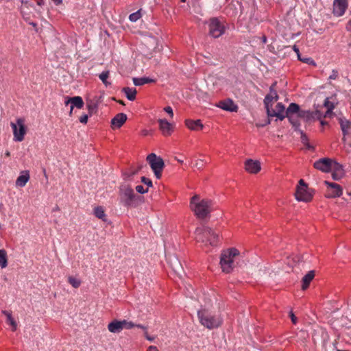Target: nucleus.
<instances>
[{
    "label": "nucleus",
    "instance_id": "obj_1",
    "mask_svg": "<svg viewBox=\"0 0 351 351\" xmlns=\"http://www.w3.org/2000/svg\"><path fill=\"white\" fill-rule=\"evenodd\" d=\"M120 202L128 207H136L143 197L135 194L133 189L127 184H122L119 188Z\"/></svg>",
    "mask_w": 351,
    "mask_h": 351
},
{
    "label": "nucleus",
    "instance_id": "obj_2",
    "mask_svg": "<svg viewBox=\"0 0 351 351\" xmlns=\"http://www.w3.org/2000/svg\"><path fill=\"white\" fill-rule=\"evenodd\" d=\"M195 239L198 242L216 245L219 241V234L208 226L198 227L195 231Z\"/></svg>",
    "mask_w": 351,
    "mask_h": 351
},
{
    "label": "nucleus",
    "instance_id": "obj_3",
    "mask_svg": "<svg viewBox=\"0 0 351 351\" xmlns=\"http://www.w3.org/2000/svg\"><path fill=\"white\" fill-rule=\"evenodd\" d=\"M239 255V251L234 248L223 250L220 256V265L222 271L226 274L232 272L234 267V260Z\"/></svg>",
    "mask_w": 351,
    "mask_h": 351
},
{
    "label": "nucleus",
    "instance_id": "obj_4",
    "mask_svg": "<svg viewBox=\"0 0 351 351\" xmlns=\"http://www.w3.org/2000/svg\"><path fill=\"white\" fill-rule=\"evenodd\" d=\"M200 323L208 329L219 327L221 324V319L214 315H212L206 310H201L197 313Z\"/></svg>",
    "mask_w": 351,
    "mask_h": 351
},
{
    "label": "nucleus",
    "instance_id": "obj_5",
    "mask_svg": "<svg viewBox=\"0 0 351 351\" xmlns=\"http://www.w3.org/2000/svg\"><path fill=\"white\" fill-rule=\"evenodd\" d=\"M146 160L156 178L160 179L162 176V171L165 167V162L163 159L160 156H157L155 154L152 153L147 156Z\"/></svg>",
    "mask_w": 351,
    "mask_h": 351
},
{
    "label": "nucleus",
    "instance_id": "obj_6",
    "mask_svg": "<svg viewBox=\"0 0 351 351\" xmlns=\"http://www.w3.org/2000/svg\"><path fill=\"white\" fill-rule=\"evenodd\" d=\"M211 205L212 202L210 200L204 199L195 204V206H192L191 209L198 218L204 219L209 215Z\"/></svg>",
    "mask_w": 351,
    "mask_h": 351
},
{
    "label": "nucleus",
    "instance_id": "obj_7",
    "mask_svg": "<svg viewBox=\"0 0 351 351\" xmlns=\"http://www.w3.org/2000/svg\"><path fill=\"white\" fill-rule=\"evenodd\" d=\"M208 26L209 34L215 38H219L225 32L224 25L217 18L210 19Z\"/></svg>",
    "mask_w": 351,
    "mask_h": 351
},
{
    "label": "nucleus",
    "instance_id": "obj_8",
    "mask_svg": "<svg viewBox=\"0 0 351 351\" xmlns=\"http://www.w3.org/2000/svg\"><path fill=\"white\" fill-rule=\"evenodd\" d=\"M11 127L13 130L14 138L16 141H22L25 134V126L24 120L18 119L16 123H11Z\"/></svg>",
    "mask_w": 351,
    "mask_h": 351
},
{
    "label": "nucleus",
    "instance_id": "obj_9",
    "mask_svg": "<svg viewBox=\"0 0 351 351\" xmlns=\"http://www.w3.org/2000/svg\"><path fill=\"white\" fill-rule=\"evenodd\" d=\"M267 114L269 117H276L280 120L285 118V107L282 103H278L276 109H273L272 106L266 108Z\"/></svg>",
    "mask_w": 351,
    "mask_h": 351
},
{
    "label": "nucleus",
    "instance_id": "obj_10",
    "mask_svg": "<svg viewBox=\"0 0 351 351\" xmlns=\"http://www.w3.org/2000/svg\"><path fill=\"white\" fill-rule=\"evenodd\" d=\"M295 197L299 202H308L311 201L313 195L309 191L308 187L297 186Z\"/></svg>",
    "mask_w": 351,
    "mask_h": 351
},
{
    "label": "nucleus",
    "instance_id": "obj_11",
    "mask_svg": "<svg viewBox=\"0 0 351 351\" xmlns=\"http://www.w3.org/2000/svg\"><path fill=\"white\" fill-rule=\"evenodd\" d=\"M338 121L343 133L342 141L346 143V137H351V121L345 117H339Z\"/></svg>",
    "mask_w": 351,
    "mask_h": 351
},
{
    "label": "nucleus",
    "instance_id": "obj_12",
    "mask_svg": "<svg viewBox=\"0 0 351 351\" xmlns=\"http://www.w3.org/2000/svg\"><path fill=\"white\" fill-rule=\"evenodd\" d=\"M333 162L330 158H323L315 162L313 166L315 169L323 172H329L331 171V165Z\"/></svg>",
    "mask_w": 351,
    "mask_h": 351
},
{
    "label": "nucleus",
    "instance_id": "obj_13",
    "mask_svg": "<svg viewBox=\"0 0 351 351\" xmlns=\"http://www.w3.org/2000/svg\"><path fill=\"white\" fill-rule=\"evenodd\" d=\"M348 5V0H335L333 2V14L337 16L343 15Z\"/></svg>",
    "mask_w": 351,
    "mask_h": 351
},
{
    "label": "nucleus",
    "instance_id": "obj_14",
    "mask_svg": "<svg viewBox=\"0 0 351 351\" xmlns=\"http://www.w3.org/2000/svg\"><path fill=\"white\" fill-rule=\"evenodd\" d=\"M169 264L172 270L180 278H182L185 275L182 265L176 256H173L170 258Z\"/></svg>",
    "mask_w": 351,
    "mask_h": 351
},
{
    "label": "nucleus",
    "instance_id": "obj_15",
    "mask_svg": "<svg viewBox=\"0 0 351 351\" xmlns=\"http://www.w3.org/2000/svg\"><path fill=\"white\" fill-rule=\"evenodd\" d=\"M325 184L331 188V193L328 192L326 197L328 198H335L340 197L342 194V188L338 184L330 182L328 181L324 182Z\"/></svg>",
    "mask_w": 351,
    "mask_h": 351
},
{
    "label": "nucleus",
    "instance_id": "obj_16",
    "mask_svg": "<svg viewBox=\"0 0 351 351\" xmlns=\"http://www.w3.org/2000/svg\"><path fill=\"white\" fill-rule=\"evenodd\" d=\"M245 169L250 173H257L261 169V162L258 160L247 159L245 162Z\"/></svg>",
    "mask_w": 351,
    "mask_h": 351
},
{
    "label": "nucleus",
    "instance_id": "obj_17",
    "mask_svg": "<svg viewBox=\"0 0 351 351\" xmlns=\"http://www.w3.org/2000/svg\"><path fill=\"white\" fill-rule=\"evenodd\" d=\"M332 178L335 180H339L341 179L345 173L343 166L336 161H333L331 165Z\"/></svg>",
    "mask_w": 351,
    "mask_h": 351
},
{
    "label": "nucleus",
    "instance_id": "obj_18",
    "mask_svg": "<svg viewBox=\"0 0 351 351\" xmlns=\"http://www.w3.org/2000/svg\"><path fill=\"white\" fill-rule=\"evenodd\" d=\"M217 106L228 112H237L238 106L231 99H226L219 101Z\"/></svg>",
    "mask_w": 351,
    "mask_h": 351
},
{
    "label": "nucleus",
    "instance_id": "obj_19",
    "mask_svg": "<svg viewBox=\"0 0 351 351\" xmlns=\"http://www.w3.org/2000/svg\"><path fill=\"white\" fill-rule=\"evenodd\" d=\"M159 128L164 136H169L173 131L172 125L165 119L158 120Z\"/></svg>",
    "mask_w": 351,
    "mask_h": 351
},
{
    "label": "nucleus",
    "instance_id": "obj_20",
    "mask_svg": "<svg viewBox=\"0 0 351 351\" xmlns=\"http://www.w3.org/2000/svg\"><path fill=\"white\" fill-rule=\"evenodd\" d=\"M127 115L124 113H119L117 114L112 120H111V127L112 129L119 128H121L124 123L127 121Z\"/></svg>",
    "mask_w": 351,
    "mask_h": 351
},
{
    "label": "nucleus",
    "instance_id": "obj_21",
    "mask_svg": "<svg viewBox=\"0 0 351 351\" xmlns=\"http://www.w3.org/2000/svg\"><path fill=\"white\" fill-rule=\"evenodd\" d=\"M298 117L304 119L306 121H310L316 117L317 119H320L322 114L319 110H316L315 112H311L309 110H299L297 115Z\"/></svg>",
    "mask_w": 351,
    "mask_h": 351
},
{
    "label": "nucleus",
    "instance_id": "obj_22",
    "mask_svg": "<svg viewBox=\"0 0 351 351\" xmlns=\"http://www.w3.org/2000/svg\"><path fill=\"white\" fill-rule=\"evenodd\" d=\"M122 324V321L114 319L108 324V329L111 332L119 333L123 329Z\"/></svg>",
    "mask_w": 351,
    "mask_h": 351
},
{
    "label": "nucleus",
    "instance_id": "obj_23",
    "mask_svg": "<svg viewBox=\"0 0 351 351\" xmlns=\"http://www.w3.org/2000/svg\"><path fill=\"white\" fill-rule=\"evenodd\" d=\"M185 124L187 126V128L191 130H202L204 128V125L202 123V121L199 119H197V120L186 119L185 121Z\"/></svg>",
    "mask_w": 351,
    "mask_h": 351
},
{
    "label": "nucleus",
    "instance_id": "obj_24",
    "mask_svg": "<svg viewBox=\"0 0 351 351\" xmlns=\"http://www.w3.org/2000/svg\"><path fill=\"white\" fill-rule=\"evenodd\" d=\"M315 277V271H309L302 279V289L306 290Z\"/></svg>",
    "mask_w": 351,
    "mask_h": 351
},
{
    "label": "nucleus",
    "instance_id": "obj_25",
    "mask_svg": "<svg viewBox=\"0 0 351 351\" xmlns=\"http://www.w3.org/2000/svg\"><path fill=\"white\" fill-rule=\"evenodd\" d=\"M29 180V172L25 171L22 173L21 175H20L16 180V186L19 187H23L28 180Z\"/></svg>",
    "mask_w": 351,
    "mask_h": 351
},
{
    "label": "nucleus",
    "instance_id": "obj_26",
    "mask_svg": "<svg viewBox=\"0 0 351 351\" xmlns=\"http://www.w3.org/2000/svg\"><path fill=\"white\" fill-rule=\"evenodd\" d=\"M276 93V90L273 88H269V93L267 94L264 99V105L265 109L269 106H272L273 97Z\"/></svg>",
    "mask_w": 351,
    "mask_h": 351
},
{
    "label": "nucleus",
    "instance_id": "obj_27",
    "mask_svg": "<svg viewBox=\"0 0 351 351\" xmlns=\"http://www.w3.org/2000/svg\"><path fill=\"white\" fill-rule=\"evenodd\" d=\"M2 313L6 317V322L12 327V330L15 331L17 328V324L12 315V313L5 310L2 311Z\"/></svg>",
    "mask_w": 351,
    "mask_h": 351
},
{
    "label": "nucleus",
    "instance_id": "obj_28",
    "mask_svg": "<svg viewBox=\"0 0 351 351\" xmlns=\"http://www.w3.org/2000/svg\"><path fill=\"white\" fill-rule=\"evenodd\" d=\"M122 91L125 93L128 100L134 101L136 99V95L137 93L136 88L124 87Z\"/></svg>",
    "mask_w": 351,
    "mask_h": 351
},
{
    "label": "nucleus",
    "instance_id": "obj_29",
    "mask_svg": "<svg viewBox=\"0 0 351 351\" xmlns=\"http://www.w3.org/2000/svg\"><path fill=\"white\" fill-rule=\"evenodd\" d=\"M300 106L295 103H291L285 111V117L298 114Z\"/></svg>",
    "mask_w": 351,
    "mask_h": 351
},
{
    "label": "nucleus",
    "instance_id": "obj_30",
    "mask_svg": "<svg viewBox=\"0 0 351 351\" xmlns=\"http://www.w3.org/2000/svg\"><path fill=\"white\" fill-rule=\"evenodd\" d=\"M132 81L135 86H142L145 84L152 83L155 82L154 79L147 77H143L140 78L134 77L132 79Z\"/></svg>",
    "mask_w": 351,
    "mask_h": 351
},
{
    "label": "nucleus",
    "instance_id": "obj_31",
    "mask_svg": "<svg viewBox=\"0 0 351 351\" xmlns=\"http://www.w3.org/2000/svg\"><path fill=\"white\" fill-rule=\"evenodd\" d=\"M71 104L73 106L76 107L78 109H81L84 106V101L82 98L80 96H75L71 97Z\"/></svg>",
    "mask_w": 351,
    "mask_h": 351
},
{
    "label": "nucleus",
    "instance_id": "obj_32",
    "mask_svg": "<svg viewBox=\"0 0 351 351\" xmlns=\"http://www.w3.org/2000/svg\"><path fill=\"white\" fill-rule=\"evenodd\" d=\"M300 134V141L302 143H303L308 149H313L314 147L309 144L308 138L305 133L303 132L301 130H297Z\"/></svg>",
    "mask_w": 351,
    "mask_h": 351
},
{
    "label": "nucleus",
    "instance_id": "obj_33",
    "mask_svg": "<svg viewBox=\"0 0 351 351\" xmlns=\"http://www.w3.org/2000/svg\"><path fill=\"white\" fill-rule=\"evenodd\" d=\"M8 265V256L7 252L2 249L0 250V267L1 268H5Z\"/></svg>",
    "mask_w": 351,
    "mask_h": 351
},
{
    "label": "nucleus",
    "instance_id": "obj_34",
    "mask_svg": "<svg viewBox=\"0 0 351 351\" xmlns=\"http://www.w3.org/2000/svg\"><path fill=\"white\" fill-rule=\"evenodd\" d=\"M286 117L288 118L290 123L294 128L295 130V131L299 130L300 123H299V121L298 119V117H297V114H293V115H291V116H286Z\"/></svg>",
    "mask_w": 351,
    "mask_h": 351
},
{
    "label": "nucleus",
    "instance_id": "obj_35",
    "mask_svg": "<svg viewBox=\"0 0 351 351\" xmlns=\"http://www.w3.org/2000/svg\"><path fill=\"white\" fill-rule=\"evenodd\" d=\"M94 214L95 215L103 221H106V215L104 213V210L101 206H97L94 209Z\"/></svg>",
    "mask_w": 351,
    "mask_h": 351
},
{
    "label": "nucleus",
    "instance_id": "obj_36",
    "mask_svg": "<svg viewBox=\"0 0 351 351\" xmlns=\"http://www.w3.org/2000/svg\"><path fill=\"white\" fill-rule=\"evenodd\" d=\"M292 262H293V263H291L290 262L289 263V264L292 267H297L298 265H300V263H302L304 262V261H303V256L295 255V256H293L292 258Z\"/></svg>",
    "mask_w": 351,
    "mask_h": 351
},
{
    "label": "nucleus",
    "instance_id": "obj_37",
    "mask_svg": "<svg viewBox=\"0 0 351 351\" xmlns=\"http://www.w3.org/2000/svg\"><path fill=\"white\" fill-rule=\"evenodd\" d=\"M109 71H104L99 75V79L106 86L111 84L110 82L107 81V79L109 77Z\"/></svg>",
    "mask_w": 351,
    "mask_h": 351
},
{
    "label": "nucleus",
    "instance_id": "obj_38",
    "mask_svg": "<svg viewBox=\"0 0 351 351\" xmlns=\"http://www.w3.org/2000/svg\"><path fill=\"white\" fill-rule=\"evenodd\" d=\"M68 282L74 288H78L81 285V280L80 279L76 278L71 276L68 277Z\"/></svg>",
    "mask_w": 351,
    "mask_h": 351
},
{
    "label": "nucleus",
    "instance_id": "obj_39",
    "mask_svg": "<svg viewBox=\"0 0 351 351\" xmlns=\"http://www.w3.org/2000/svg\"><path fill=\"white\" fill-rule=\"evenodd\" d=\"M324 105L328 108V110L324 115V117H326L331 113L332 110L334 108V105L328 101V98L325 99Z\"/></svg>",
    "mask_w": 351,
    "mask_h": 351
},
{
    "label": "nucleus",
    "instance_id": "obj_40",
    "mask_svg": "<svg viewBox=\"0 0 351 351\" xmlns=\"http://www.w3.org/2000/svg\"><path fill=\"white\" fill-rule=\"evenodd\" d=\"M298 59L300 61H301L304 63H306V64H312L313 66H315L316 64L315 61L311 58H307V57L302 58V57H301V55H299V57L298 58Z\"/></svg>",
    "mask_w": 351,
    "mask_h": 351
},
{
    "label": "nucleus",
    "instance_id": "obj_41",
    "mask_svg": "<svg viewBox=\"0 0 351 351\" xmlns=\"http://www.w3.org/2000/svg\"><path fill=\"white\" fill-rule=\"evenodd\" d=\"M141 10H138L137 12H134L132 14H131L130 16H129V19L132 21V22H136L137 20H138L141 15V12H140Z\"/></svg>",
    "mask_w": 351,
    "mask_h": 351
},
{
    "label": "nucleus",
    "instance_id": "obj_42",
    "mask_svg": "<svg viewBox=\"0 0 351 351\" xmlns=\"http://www.w3.org/2000/svg\"><path fill=\"white\" fill-rule=\"evenodd\" d=\"M122 323H123V328L124 329H131L133 327H134L135 326V324L132 322H128L125 319L124 320H122Z\"/></svg>",
    "mask_w": 351,
    "mask_h": 351
},
{
    "label": "nucleus",
    "instance_id": "obj_43",
    "mask_svg": "<svg viewBox=\"0 0 351 351\" xmlns=\"http://www.w3.org/2000/svg\"><path fill=\"white\" fill-rule=\"evenodd\" d=\"M87 108L88 110V113L91 115L97 110V106L96 104L90 102V104H87Z\"/></svg>",
    "mask_w": 351,
    "mask_h": 351
},
{
    "label": "nucleus",
    "instance_id": "obj_44",
    "mask_svg": "<svg viewBox=\"0 0 351 351\" xmlns=\"http://www.w3.org/2000/svg\"><path fill=\"white\" fill-rule=\"evenodd\" d=\"M141 180L143 184H146L148 187H152L153 186L152 181L145 176L141 177Z\"/></svg>",
    "mask_w": 351,
    "mask_h": 351
},
{
    "label": "nucleus",
    "instance_id": "obj_45",
    "mask_svg": "<svg viewBox=\"0 0 351 351\" xmlns=\"http://www.w3.org/2000/svg\"><path fill=\"white\" fill-rule=\"evenodd\" d=\"M199 202V196L197 195H194L191 199V205L192 206H195V204Z\"/></svg>",
    "mask_w": 351,
    "mask_h": 351
},
{
    "label": "nucleus",
    "instance_id": "obj_46",
    "mask_svg": "<svg viewBox=\"0 0 351 351\" xmlns=\"http://www.w3.org/2000/svg\"><path fill=\"white\" fill-rule=\"evenodd\" d=\"M136 191L141 194H144L148 192V189H144L143 186L141 185H138L136 186Z\"/></svg>",
    "mask_w": 351,
    "mask_h": 351
},
{
    "label": "nucleus",
    "instance_id": "obj_47",
    "mask_svg": "<svg viewBox=\"0 0 351 351\" xmlns=\"http://www.w3.org/2000/svg\"><path fill=\"white\" fill-rule=\"evenodd\" d=\"M255 5L253 3L252 6L251 7L250 14V18L252 19L254 18L256 20H258V18L255 16Z\"/></svg>",
    "mask_w": 351,
    "mask_h": 351
},
{
    "label": "nucleus",
    "instance_id": "obj_48",
    "mask_svg": "<svg viewBox=\"0 0 351 351\" xmlns=\"http://www.w3.org/2000/svg\"><path fill=\"white\" fill-rule=\"evenodd\" d=\"M194 166L198 169L202 168L204 166V160L201 159L196 160Z\"/></svg>",
    "mask_w": 351,
    "mask_h": 351
},
{
    "label": "nucleus",
    "instance_id": "obj_49",
    "mask_svg": "<svg viewBox=\"0 0 351 351\" xmlns=\"http://www.w3.org/2000/svg\"><path fill=\"white\" fill-rule=\"evenodd\" d=\"M143 167H144V165L143 164H140L138 166V167L136 168V169L132 170L131 171V176H134L136 173H138V172L140 171L143 169Z\"/></svg>",
    "mask_w": 351,
    "mask_h": 351
},
{
    "label": "nucleus",
    "instance_id": "obj_50",
    "mask_svg": "<svg viewBox=\"0 0 351 351\" xmlns=\"http://www.w3.org/2000/svg\"><path fill=\"white\" fill-rule=\"evenodd\" d=\"M164 110L168 114H169V116L171 117H173V109L170 106H167L164 108Z\"/></svg>",
    "mask_w": 351,
    "mask_h": 351
},
{
    "label": "nucleus",
    "instance_id": "obj_51",
    "mask_svg": "<svg viewBox=\"0 0 351 351\" xmlns=\"http://www.w3.org/2000/svg\"><path fill=\"white\" fill-rule=\"evenodd\" d=\"M338 77V72L336 70H332L331 74L329 76L330 80H335Z\"/></svg>",
    "mask_w": 351,
    "mask_h": 351
},
{
    "label": "nucleus",
    "instance_id": "obj_52",
    "mask_svg": "<svg viewBox=\"0 0 351 351\" xmlns=\"http://www.w3.org/2000/svg\"><path fill=\"white\" fill-rule=\"evenodd\" d=\"M88 115L84 114L80 117V121L82 123L86 124L88 121Z\"/></svg>",
    "mask_w": 351,
    "mask_h": 351
},
{
    "label": "nucleus",
    "instance_id": "obj_53",
    "mask_svg": "<svg viewBox=\"0 0 351 351\" xmlns=\"http://www.w3.org/2000/svg\"><path fill=\"white\" fill-rule=\"evenodd\" d=\"M290 317L293 324H295L297 322V317L292 311L290 312Z\"/></svg>",
    "mask_w": 351,
    "mask_h": 351
},
{
    "label": "nucleus",
    "instance_id": "obj_54",
    "mask_svg": "<svg viewBox=\"0 0 351 351\" xmlns=\"http://www.w3.org/2000/svg\"><path fill=\"white\" fill-rule=\"evenodd\" d=\"M145 337L149 341H153L155 339L154 337H151L147 334V330L145 332Z\"/></svg>",
    "mask_w": 351,
    "mask_h": 351
},
{
    "label": "nucleus",
    "instance_id": "obj_55",
    "mask_svg": "<svg viewBox=\"0 0 351 351\" xmlns=\"http://www.w3.org/2000/svg\"><path fill=\"white\" fill-rule=\"evenodd\" d=\"M298 186H303L305 188L308 187L306 184L304 182V181L302 179L300 180L299 184Z\"/></svg>",
    "mask_w": 351,
    "mask_h": 351
},
{
    "label": "nucleus",
    "instance_id": "obj_56",
    "mask_svg": "<svg viewBox=\"0 0 351 351\" xmlns=\"http://www.w3.org/2000/svg\"><path fill=\"white\" fill-rule=\"evenodd\" d=\"M293 51L296 53L298 58L299 57V55H301L300 53V50L298 47L296 45L293 46Z\"/></svg>",
    "mask_w": 351,
    "mask_h": 351
},
{
    "label": "nucleus",
    "instance_id": "obj_57",
    "mask_svg": "<svg viewBox=\"0 0 351 351\" xmlns=\"http://www.w3.org/2000/svg\"><path fill=\"white\" fill-rule=\"evenodd\" d=\"M134 327H137V328H141V329H143L145 332L147 330V327H146V326H143V325H142V324H135Z\"/></svg>",
    "mask_w": 351,
    "mask_h": 351
},
{
    "label": "nucleus",
    "instance_id": "obj_58",
    "mask_svg": "<svg viewBox=\"0 0 351 351\" xmlns=\"http://www.w3.org/2000/svg\"><path fill=\"white\" fill-rule=\"evenodd\" d=\"M147 351H159L156 346H151L148 348Z\"/></svg>",
    "mask_w": 351,
    "mask_h": 351
},
{
    "label": "nucleus",
    "instance_id": "obj_59",
    "mask_svg": "<svg viewBox=\"0 0 351 351\" xmlns=\"http://www.w3.org/2000/svg\"><path fill=\"white\" fill-rule=\"evenodd\" d=\"M133 176H131V172L130 173H124V178L125 180H130V178L132 177Z\"/></svg>",
    "mask_w": 351,
    "mask_h": 351
},
{
    "label": "nucleus",
    "instance_id": "obj_60",
    "mask_svg": "<svg viewBox=\"0 0 351 351\" xmlns=\"http://www.w3.org/2000/svg\"><path fill=\"white\" fill-rule=\"evenodd\" d=\"M64 104L66 106H69V104L71 105V97H68V99L65 100Z\"/></svg>",
    "mask_w": 351,
    "mask_h": 351
},
{
    "label": "nucleus",
    "instance_id": "obj_61",
    "mask_svg": "<svg viewBox=\"0 0 351 351\" xmlns=\"http://www.w3.org/2000/svg\"><path fill=\"white\" fill-rule=\"evenodd\" d=\"M278 99H279V97H278V93H276L275 94V95L274 96V97H273V101H278Z\"/></svg>",
    "mask_w": 351,
    "mask_h": 351
},
{
    "label": "nucleus",
    "instance_id": "obj_62",
    "mask_svg": "<svg viewBox=\"0 0 351 351\" xmlns=\"http://www.w3.org/2000/svg\"><path fill=\"white\" fill-rule=\"evenodd\" d=\"M73 108H74V106H73V105H70V110H69V115L71 116L72 115V113H73Z\"/></svg>",
    "mask_w": 351,
    "mask_h": 351
},
{
    "label": "nucleus",
    "instance_id": "obj_63",
    "mask_svg": "<svg viewBox=\"0 0 351 351\" xmlns=\"http://www.w3.org/2000/svg\"><path fill=\"white\" fill-rule=\"evenodd\" d=\"M56 5H60L62 3V0H53Z\"/></svg>",
    "mask_w": 351,
    "mask_h": 351
},
{
    "label": "nucleus",
    "instance_id": "obj_64",
    "mask_svg": "<svg viewBox=\"0 0 351 351\" xmlns=\"http://www.w3.org/2000/svg\"><path fill=\"white\" fill-rule=\"evenodd\" d=\"M261 40H262L263 43L265 44L267 43V37L265 36H263L262 37Z\"/></svg>",
    "mask_w": 351,
    "mask_h": 351
}]
</instances>
